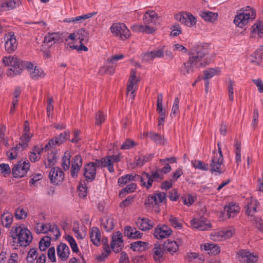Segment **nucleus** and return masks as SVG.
I'll use <instances>...</instances> for the list:
<instances>
[{"label":"nucleus","instance_id":"774afa93","mask_svg":"<svg viewBox=\"0 0 263 263\" xmlns=\"http://www.w3.org/2000/svg\"><path fill=\"white\" fill-rule=\"evenodd\" d=\"M179 100L178 98H176L174 100L173 105L172 108L171 113V117H174L176 114L179 112Z\"/></svg>","mask_w":263,"mask_h":263},{"label":"nucleus","instance_id":"f03ea898","mask_svg":"<svg viewBox=\"0 0 263 263\" xmlns=\"http://www.w3.org/2000/svg\"><path fill=\"white\" fill-rule=\"evenodd\" d=\"M13 238H17L21 246H27L32 241V236L30 231L23 226H13L12 228Z\"/></svg>","mask_w":263,"mask_h":263},{"label":"nucleus","instance_id":"69168bd1","mask_svg":"<svg viewBox=\"0 0 263 263\" xmlns=\"http://www.w3.org/2000/svg\"><path fill=\"white\" fill-rule=\"evenodd\" d=\"M192 164L195 168H198L203 171H208L209 165L208 164L199 160H194L192 162Z\"/></svg>","mask_w":263,"mask_h":263},{"label":"nucleus","instance_id":"864d4df0","mask_svg":"<svg viewBox=\"0 0 263 263\" xmlns=\"http://www.w3.org/2000/svg\"><path fill=\"white\" fill-rule=\"evenodd\" d=\"M71 155L68 152H65L62 157V167L65 171L69 170L70 164Z\"/></svg>","mask_w":263,"mask_h":263},{"label":"nucleus","instance_id":"72a5a7b5","mask_svg":"<svg viewBox=\"0 0 263 263\" xmlns=\"http://www.w3.org/2000/svg\"><path fill=\"white\" fill-rule=\"evenodd\" d=\"M201 249L207 252L208 254L215 255L220 252V247L214 243H206L201 245Z\"/></svg>","mask_w":263,"mask_h":263},{"label":"nucleus","instance_id":"58836bf2","mask_svg":"<svg viewBox=\"0 0 263 263\" xmlns=\"http://www.w3.org/2000/svg\"><path fill=\"white\" fill-rule=\"evenodd\" d=\"M144 134L156 144L163 145L165 143V139L164 137L157 133L150 131L149 132L146 133Z\"/></svg>","mask_w":263,"mask_h":263},{"label":"nucleus","instance_id":"4c0bfd02","mask_svg":"<svg viewBox=\"0 0 263 263\" xmlns=\"http://www.w3.org/2000/svg\"><path fill=\"white\" fill-rule=\"evenodd\" d=\"M23 150L24 149L18 144L9 149L7 152V155L9 159H15L20 156V155Z\"/></svg>","mask_w":263,"mask_h":263},{"label":"nucleus","instance_id":"aec40b11","mask_svg":"<svg viewBox=\"0 0 263 263\" xmlns=\"http://www.w3.org/2000/svg\"><path fill=\"white\" fill-rule=\"evenodd\" d=\"M82 164V158L80 155H77L72 159L70 175L72 178H76L78 177Z\"/></svg>","mask_w":263,"mask_h":263},{"label":"nucleus","instance_id":"dca6fc26","mask_svg":"<svg viewBox=\"0 0 263 263\" xmlns=\"http://www.w3.org/2000/svg\"><path fill=\"white\" fill-rule=\"evenodd\" d=\"M31 79L39 80L45 77V73L43 70L37 66H34L30 62H26L25 65Z\"/></svg>","mask_w":263,"mask_h":263},{"label":"nucleus","instance_id":"a18cd8bd","mask_svg":"<svg viewBox=\"0 0 263 263\" xmlns=\"http://www.w3.org/2000/svg\"><path fill=\"white\" fill-rule=\"evenodd\" d=\"M1 222L3 226L10 228L13 220V215L9 212L4 213L1 216Z\"/></svg>","mask_w":263,"mask_h":263},{"label":"nucleus","instance_id":"8fccbe9b","mask_svg":"<svg viewBox=\"0 0 263 263\" xmlns=\"http://www.w3.org/2000/svg\"><path fill=\"white\" fill-rule=\"evenodd\" d=\"M57 154L54 151H51L47 155V161L44 162L46 167H51L54 165L57 162Z\"/></svg>","mask_w":263,"mask_h":263},{"label":"nucleus","instance_id":"338daca9","mask_svg":"<svg viewBox=\"0 0 263 263\" xmlns=\"http://www.w3.org/2000/svg\"><path fill=\"white\" fill-rule=\"evenodd\" d=\"M96 14H97L96 12H93L88 13L86 14H84V15H82L81 16H77L76 17H74V23H81L83 21H84L87 18H90L91 17L93 16V15H96Z\"/></svg>","mask_w":263,"mask_h":263},{"label":"nucleus","instance_id":"0eeeda50","mask_svg":"<svg viewBox=\"0 0 263 263\" xmlns=\"http://www.w3.org/2000/svg\"><path fill=\"white\" fill-rule=\"evenodd\" d=\"M110 32L122 41L129 39L130 32L124 23H115L110 28Z\"/></svg>","mask_w":263,"mask_h":263},{"label":"nucleus","instance_id":"5701e85b","mask_svg":"<svg viewBox=\"0 0 263 263\" xmlns=\"http://www.w3.org/2000/svg\"><path fill=\"white\" fill-rule=\"evenodd\" d=\"M158 19V16L155 11L148 10L145 13L143 16V23L144 24H146L147 26L155 27Z\"/></svg>","mask_w":263,"mask_h":263},{"label":"nucleus","instance_id":"39448f33","mask_svg":"<svg viewBox=\"0 0 263 263\" xmlns=\"http://www.w3.org/2000/svg\"><path fill=\"white\" fill-rule=\"evenodd\" d=\"M140 177L142 185L149 189L152 187L153 181H159L163 179V174L159 169H157L156 171H152L151 175L144 172Z\"/></svg>","mask_w":263,"mask_h":263},{"label":"nucleus","instance_id":"c85d7f7f","mask_svg":"<svg viewBox=\"0 0 263 263\" xmlns=\"http://www.w3.org/2000/svg\"><path fill=\"white\" fill-rule=\"evenodd\" d=\"M57 254L62 260H66L69 257L70 250L69 247L65 243H61L57 247Z\"/></svg>","mask_w":263,"mask_h":263},{"label":"nucleus","instance_id":"7ed1b4c3","mask_svg":"<svg viewBox=\"0 0 263 263\" xmlns=\"http://www.w3.org/2000/svg\"><path fill=\"white\" fill-rule=\"evenodd\" d=\"M2 62L5 66H10V68L7 73L8 76L14 77L19 74L23 70V62L16 57L14 56L4 57Z\"/></svg>","mask_w":263,"mask_h":263},{"label":"nucleus","instance_id":"a211bd4d","mask_svg":"<svg viewBox=\"0 0 263 263\" xmlns=\"http://www.w3.org/2000/svg\"><path fill=\"white\" fill-rule=\"evenodd\" d=\"M175 18L181 24L189 27H193L196 23V18L190 13L177 14L175 15Z\"/></svg>","mask_w":263,"mask_h":263},{"label":"nucleus","instance_id":"09e8293b","mask_svg":"<svg viewBox=\"0 0 263 263\" xmlns=\"http://www.w3.org/2000/svg\"><path fill=\"white\" fill-rule=\"evenodd\" d=\"M106 161L108 165V171L110 173L114 172V162H118L120 161L119 155H111L106 156Z\"/></svg>","mask_w":263,"mask_h":263},{"label":"nucleus","instance_id":"2eb2a0df","mask_svg":"<svg viewBox=\"0 0 263 263\" xmlns=\"http://www.w3.org/2000/svg\"><path fill=\"white\" fill-rule=\"evenodd\" d=\"M190 224L193 228L197 229L200 231L208 230L212 227L211 223L204 217L193 218L191 220Z\"/></svg>","mask_w":263,"mask_h":263},{"label":"nucleus","instance_id":"473e14b6","mask_svg":"<svg viewBox=\"0 0 263 263\" xmlns=\"http://www.w3.org/2000/svg\"><path fill=\"white\" fill-rule=\"evenodd\" d=\"M258 204L257 200L253 198L247 200V210L246 213L247 215L252 216L256 211V208Z\"/></svg>","mask_w":263,"mask_h":263},{"label":"nucleus","instance_id":"9d476101","mask_svg":"<svg viewBox=\"0 0 263 263\" xmlns=\"http://www.w3.org/2000/svg\"><path fill=\"white\" fill-rule=\"evenodd\" d=\"M239 261L243 263H254L258 260V255L247 249L240 250L237 253Z\"/></svg>","mask_w":263,"mask_h":263},{"label":"nucleus","instance_id":"c756f323","mask_svg":"<svg viewBox=\"0 0 263 263\" xmlns=\"http://www.w3.org/2000/svg\"><path fill=\"white\" fill-rule=\"evenodd\" d=\"M132 28L133 31L145 32L148 34L153 33L156 30V27L151 26H147L146 24L134 25L132 26Z\"/></svg>","mask_w":263,"mask_h":263},{"label":"nucleus","instance_id":"a19ab883","mask_svg":"<svg viewBox=\"0 0 263 263\" xmlns=\"http://www.w3.org/2000/svg\"><path fill=\"white\" fill-rule=\"evenodd\" d=\"M221 73V70L218 67L210 68L203 71V80H208L211 79L214 76H219Z\"/></svg>","mask_w":263,"mask_h":263},{"label":"nucleus","instance_id":"9b49d317","mask_svg":"<svg viewBox=\"0 0 263 263\" xmlns=\"http://www.w3.org/2000/svg\"><path fill=\"white\" fill-rule=\"evenodd\" d=\"M124 58L123 54H119V55H114L110 57V58L107 60V62L108 64H111V65L108 66H103L100 67L99 73L103 75L106 73H108L109 74H112L115 72V62L118 60L122 59Z\"/></svg>","mask_w":263,"mask_h":263},{"label":"nucleus","instance_id":"49530a36","mask_svg":"<svg viewBox=\"0 0 263 263\" xmlns=\"http://www.w3.org/2000/svg\"><path fill=\"white\" fill-rule=\"evenodd\" d=\"M101 224L106 232H109L114 229V219L108 217H104L102 220Z\"/></svg>","mask_w":263,"mask_h":263},{"label":"nucleus","instance_id":"c9c22d12","mask_svg":"<svg viewBox=\"0 0 263 263\" xmlns=\"http://www.w3.org/2000/svg\"><path fill=\"white\" fill-rule=\"evenodd\" d=\"M164 55L163 49H160L147 52L144 55V60L146 61H150L156 58H161Z\"/></svg>","mask_w":263,"mask_h":263},{"label":"nucleus","instance_id":"ddd939ff","mask_svg":"<svg viewBox=\"0 0 263 263\" xmlns=\"http://www.w3.org/2000/svg\"><path fill=\"white\" fill-rule=\"evenodd\" d=\"M30 166V163L20 161L12 168L13 176L15 178H22L25 176Z\"/></svg>","mask_w":263,"mask_h":263},{"label":"nucleus","instance_id":"de8ad7c7","mask_svg":"<svg viewBox=\"0 0 263 263\" xmlns=\"http://www.w3.org/2000/svg\"><path fill=\"white\" fill-rule=\"evenodd\" d=\"M148 243L141 241H137L130 243V249L134 251L142 252L145 250Z\"/></svg>","mask_w":263,"mask_h":263},{"label":"nucleus","instance_id":"412c9836","mask_svg":"<svg viewBox=\"0 0 263 263\" xmlns=\"http://www.w3.org/2000/svg\"><path fill=\"white\" fill-rule=\"evenodd\" d=\"M21 0H5L0 2V11L13 10L21 5Z\"/></svg>","mask_w":263,"mask_h":263},{"label":"nucleus","instance_id":"bb28decb","mask_svg":"<svg viewBox=\"0 0 263 263\" xmlns=\"http://www.w3.org/2000/svg\"><path fill=\"white\" fill-rule=\"evenodd\" d=\"M136 223L137 227L142 231L149 230L154 226V222L147 218H138Z\"/></svg>","mask_w":263,"mask_h":263},{"label":"nucleus","instance_id":"1a4fd4ad","mask_svg":"<svg viewBox=\"0 0 263 263\" xmlns=\"http://www.w3.org/2000/svg\"><path fill=\"white\" fill-rule=\"evenodd\" d=\"M136 70L132 69L126 90L127 95L129 96L132 100L135 99V91L138 88V83L139 82V80L136 79Z\"/></svg>","mask_w":263,"mask_h":263},{"label":"nucleus","instance_id":"79ce46f5","mask_svg":"<svg viewBox=\"0 0 263 263\" xmlns=\"http://www.w3.org/2000/svg\"><path fill=\"white\" fill-rule=\"evenodd\" d=\"M43 152V148H40L38 146L33 147L32 151L30 152L29 159L32 162H35L39 161L41 157V154Z\"/></svg>","mask_w":263,"mask_h":263},{"label":"nucleus","instance_id":"052dcab7","mask_svg":"<svg viewBox=\"0 0 263 263\" xmlns=\"http://www.w3.org/2000/svg\"><path fill=\"white\" fill-rule=\"evenodd\" d=\"M14 216L18 220H24L27 217L28 212L23 208L18 207L15 210Z\"/></svg>","mask_w":263,"mask_h":263},{"label":"nucleus","instance_id":"37998d69","mask_svg":"<svg viewBox=\"0 0 263 263\" xmlns=\"http://www.w3.org/2000/svg\"><path fill=\"white\" fill-rule=\"evenodd\" d=\"M254 59L251 60V63L255 65L260 66L263 60V45L260 46L254 52Z\"/></svg>","mask_w":263,"mask_h":263},{"label":"nucleus","instance_id":"ea45409f","mask_svg":"<svg viewBox=\"0 0 263 263\" xmlns=\"http://www.w3.org/2000/svg\"><path fill=\"white\" fill-rule=\"evenodd\" d=\"M200 15L205 21L208 22H213L217 20L218 16L217 13L210 11H201Z\"/></svg>","mask_w":263,"mask_h":263},{"label":"nucleus","instance_id":"393cba45","mask_svg":"<svg viewBox=\"0 0 263 263\" xmlns=\"http://www.w3.org/2000/svg\"><path fill=\"white\" fill-rule=\"evenodd\" d=\"M153 258L157 263H161L164 261V252L160 244H155L153 249Z\"/></svg>","mask_w":263,"mask_h":263},{"label":"nucleus","instance_id":"3c124183","mask_svg":"<svg viewBox=\"0 0 263 263\" xmlns=\"http://www.w3.org/2000/svg\"><path fill=\"white\" fill-rule=\"evenodd\" d=\"M49 229V235L48 236L51 237L53 240L57 239L61 235L60 229L58 226L50 223V228Z\"/></svg>","mask_w":263,"mask_h":263},{"label":"nucleus","instance_id":"4468645a","mask_svg":"<svg viewBox=\"0 0 263 263\" xmlns=\"http://www.w3.org/2000/svg\"><path fill=\"white\" fill-rule=\"evenodd\" d=\"M235 232V229L233 228L222 231H218L211 234V238L214 241H223L232 237Z\"/></svg>","mask_w":263,"mask_h":263},{"label":"nucleus","instance_id":"7c9ffc66","mask_svg":"<svg viewBox=\"0 0 263 263\" xmlns=\"http://www.w3.org/2000/svg\"><path fill=\"white\" fill-rule=\"evenodd\" d=\"M130 180H140L141 181V177L140 176L136 174H135L134 175L133 174H127L120 177L118 179V183L120 186H123Z\"/></svg>","mask_w":263,"mask_h":263},{"label":"nucleus","instance_id":"b1692460","mask_svg":"<svg viewBox=\"0 0 263 263\" xmlns=\"http://www.w3.org/2000/svg\"><path fill=\"white\" fill-rule=\"evenodd\" d=\"M181 245L179 241L168 240L163 243L164 251L173 255L178 251L179 247Z\"/></svg>","mask_w":263,"mask_h":263},{"label":"nucleus","instance_id":"cd10ccee","mask_svg":"<svg viewBox=\"0 0 263 263\" xmlns=\"http://www.w3.org/2000/svg\"><path fill=\"white\" fill-rule=\"evenodd\" d=\"M124 234L127 237L133 239L141 238L143 235L135 227L130 226H126L124 228Z\"/></svg>","mask_w":263,"mask_h":263},{"label":"nucleus","instance_id":"bf43d9fd","mask_svg":"<svg viewBox=\"0 0 263 263\" xmlns=\"http://www.w3.org/2000/svg\"><path fill=\"white\" fill-rule=\"evenodd\" d=\"M38 256L37 250L35 249L32 248L28 252L26 261L28 263H34Z\"/></svg>","mask_w":263,"mask_h":263},{"label":"nucleus","instance_id":"f704fd0d","mask_svg":"<svg viewBox=\"0 0 263 263\" xmlns=\"http://www.w3.org/2000/svg\"><path fill=\"white\" fill-rule=\"evenodd\" d=\"M185 259L190 263H202L204 261L203 257L196 252L187 253Z\"/></svg>","mask_w":263,"mask_h":263},{"label":"nucleus","instance_id":"20e7f679","mask_svg":"<svg viewBox=\"0 0 263 263\" xmlns=\"http://www.w3.org/2000/svg\"><path fill=\"white\" fill-rule=\"evenodd\" d=\"M255 15V11L248 6L243 12L238 13L235 16L233 22L237 26L242 28L247 25L250 20L254 19Z\"/></svg>","mask_w":263,"mask_h":263},{"label":"nucleus","instance_id":"4d7b16f0","mask_svg":"<svg viewBox=\"0 0 263 263\" xmlns=\"http://www.w3.org/2000/svg\"><path fill=\"white\" fill-rule=\"evenodd\" d=\"M32 137V135L27 133H24L20 138V142L18 145L25 149L28 146V143Z\"/></svg>","mask_w":263,"mask_h":263},{"label":"nucleus","instance_id":"f257e3e1","mask_svg":"<svg viewBox=\"0 0 263 263\" xmlns=\"http://www.w3.org/2000/svg\"><path fill=\"white\" fill-rule=\"evenodd\" d=\"M209 53V51L208 46L198 47L196 51L190 54L188 60L189 61V64L193 66L197 67L198 68L205 66L208 63L204 61L203 59Z\"/></svg>","mask_w":263,"mask_h":263},{"label":"nucleus","instance_id":"e433bc0d","mask_svg":"<svg viewBox=\"0 0 263 263\" xmlns=\"http://www.w3.org/2000/svg\"><path fill=\"white\" fill-rule=\"evenodd\" d=\"M240 207L233 203H230L229 205L226 206L224 210L227 212L228 217H234L240 211Z\"/></svg>","mask_w":263,"mask_h":263},{"label":"nucleus","instance_id":"680f3d73","mask_svg":"<svg viewBox=\"0 0 263 263\" xmlns=\"http://www.w3.org/2000/svg\"><path fill=\"white\" fill-rule=\"evenodd\" d=\"M69 137L70 132L69 131H65L55 138V140H54L55 143H56L57 145H60L68 139Z\"/></svg>","mask_w":263,"mask_h":263},{"label":"nucleus","instance_id":"5fc2aeb1","mask_svg":"<svg viewBox=\"0 0 263 263\" xmlns=\"http://www.w3.org/2000/svg\"><path fill=\"white\" fill-rule=\"evenodd\" d=\"M195 69H198L197 67L193 66L189 64V61L183 64V66L181 68V71L183 74L186 75L194 71Z\"/></svg>","mask_w":263,"mask_h":263},{"label":"nucleus","instance_id":"f3484780","mask_svg":"<svg viewBox=\"0 0 263 263\" xmlns=\"http://www.w3.org/2000/svg\"><path fill=\"white\" fill-rule=\"evenodd\" d=\"M122 237V234L120 231H117L112 234L111 248L116 253L121 251L124 246Z\"/></svg>","mask_w":263,"mask_h":263},{"label":"nucleus","instance_id":"2f4dec72","mask_svg":"<svg viewBox=\"0 0 263 263\" xmlns=\"http://www.w3.org/2000/svg\"><path fill=\"white\" fill-rule=\"evenodd\" d=\"M89 235L91 241L93 244L99 246L100 245L101 239V234L99 229L97 227L92 228Z\"/></svg>","mask_w":263,"mask_h":263},{"label":"nucleus","instance_id":"e2e57ef3","mask_svg":"<svg viewBox=\"0 0 263 263\" xmlns=\"http://www.w3.org/2000/svg\"><path fill=\"white\" fill-rule=\"evenodd\" d=\"M65 240L69 243L73 252L77 253L79 251L77 243L75 239L70 235H66Z\"/></svg>","mask_w":263,"mask_h":263},{"label":"nucleus","instance_id":"6ab92c4d","mask_svg":"<svg viewBox=\"0 0 263 263\" xmlns=\"http://www.w3.org/2000/svg\"><path fill=\"white\" fill-rule=\"evenodd\" d=\"M172 233V230L167 226L158 225L155 229L154 235L157 239H163L170 236Z\"/></svg>","mask_w":263,"mask_h":263},{"label":"nucleus","instance_id":"a878e982","mask_svg":"<svg viewBox=\"0 0 263 263\" xmlns=\"http://www.w3.org/2000/svg\"><path fill=\"white\" fill-rule=\"evenodd\" d=\"M96 175V169L93 163H88L84 168V176L86 180L92 181L95 179Z\"/></svg>","mask_w":263,"mask_h":263},{"label":"nucleus","instance_id":"4be33fe9","mask_svg":"<svg viewBox=\"0 0 263 263\" xmlns=\"http://www.w3.org/2000/svg\"><path fill=\"white\" fill-rule=\"evenodd\" d=\"M49 178L52 183L58 184L63 180L64 174L59 167H53L50 171Z\"/></svg>","mask_w":263,"mask_h":263},{"label":"nucleus","instance_id":"6e6d98bb","mask_svg":"<svg viewBox=\"0 0 263 263\" xmlns=\"http://www.w3.org/2000/svg\"><path fill=\"white\" fill-rule=\"evenodd\" d=\"M252 32L253 34H256L259 36L263 34V23L261 22H257L252 27Z\"/></svg>","mask_w":263,"mask_h":263},{"label":"nucleus","instance_id":"c03bdc74","mask_svg":"<svg viewBox=\"0 0 263 263\" xmlns=\"http://www.w3.org/2000/svg\"><path fill=\"white\" fill-rule=\"evenodd\" d=\"M77 40L80 44H85L89 40V33L84 29H80L77 31Z\"/></svg>","mask_w":263,"mask_h":263},{"label":"nucleus","instance_id":"0e129e2a","mask_svg":"<svg viewBox=\"0 0 263 263\" xmlns=\"http://www.w3.org/2000/svg\"><path fill=\"white\" fill-rule=\"evenodd\" d=\"M163 95L162 93H159L157 97V108L156 110L159 115L165 114L163 109L162 106Z\"/></svg>","mask_w":263,"mask_h":263},{"label":"nucleus","instance_id":"423d86ee","mask_svg":"<svg viewBox=\"0 0 263 263\" xmlns=\"http://www.w3.org/2000/svg\"><path fill=\"white\" fill-rule=\"evenodd\" d=\"M63 42V34L57 32H48L44 37L43 44L42 45L41 50L45 51L53 45Z\"/></svg>","mask_w":263,"mask_h":263},{"label":"nucleus","instance_id":"603ef678","mask_svg":"<svg viewBox=\"0 0 263 263\" xmlns=\"http://www.w3.org/2000/svg\"><path fill=\"white\" fill-rule=\"evenodd\" d=\"M51 237L50 236H44L39 242V248L41 251H45L50 245Z\"/></svg>","mask_w":263,"mask_h":263},{"label":"nucleus","instance_id":"6e6552de","mask_svg":"<svg viewBox=\"0 0 263 263\" xmlns=\"http://www.w3.org/2000/svg\"><path fill=\"white\" fill-rule=\"evenodd\" d=\"M210 171L215 175L223 173L224 171L223 156L213 155L210 163Z\"/></svg>","mask_w":263,"mask_h":263},{"label":"nucleus","instance_id":"f8f14e48","mask_svg":"<svg viewBox=\"0 0 263 263\" xmlns=\"http://www.w3.org/2000/svg\"><path fill=\"white\" fill-rule=\"evenodd\" d=\"M18 43L14 32H10L5 35V48L8 53L14 52L17 47Z\"/></svg>","mask_w":263,"mask_h":263},{"label":"nucleus","instance_id":"13d9d810","mask_svg":"<svg viewBox=\"0 0 263 263\" xmlns=\"http://www.w3.org/2000/svg\"><path fill=\"white\" fill-rule=\"evenodd\" d=\"M153 157L154 155L151 154L140 157L136 161V166L141 167L145 163L151 160Z\"/></svg>","mask_w":263,"mask_h":263}]
</instances>
